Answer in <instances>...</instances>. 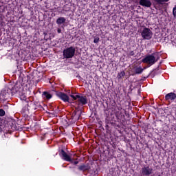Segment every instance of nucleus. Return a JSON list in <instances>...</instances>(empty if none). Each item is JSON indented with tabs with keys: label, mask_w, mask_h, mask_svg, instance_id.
Masks as SVG:
<instances>
[{
	"label": "nucleus",
	"mask_w": 176,
	"mask_h": 176,
	"mask_svg": "<svg viewBox=\"0 0 176 176\" xmlns=\"http://www.w3.org/2000/svg\"><path fill=\"white\" fill-rule=\"evenodd\" d=\"M153 173V169L149 166H144L142 168V174H143V175H151Z\"/></svg>",
	"instance_id": "5"
},
{
	"label": "nucleus",
	"mask_w": 176,
	"mask_h": 176,
	"mask_svg": "<svg viewBox=\"0 0 176 176\" xmlns=\"http://www.w3.org/2000/svg\"><path fill=\"white\" fill-rule=\"evenodd\" d=\"M134 51H131L130 53H129V56H134Z\"/></svg>",
	"instance_id": "20"
},
{
	"label": "nucleus",
	"mask_w": 176,
	"mask_h": 176,
	"mask_svg": "<svg viewBox=\"0 0 176 176\" xmlns=\"http://www.w3.org/2000/svg\"><path fill=\"white\" fill-rule=\"evenodd\" d=\"M64 58H72L75 56V47H69L65 49L63 52Z\"/></svg>",
	"instance_id": "2"
},
{
	"label": "nucleus",
	"mask_w": 176,
	"mask_h": 176,
	"mask_svg": "<svg viewBox=\"0 0 176 176\" xmlns=\"http://www.w3.org/2000/svg\"><path fill=\"white\" fill-rule=\"evenodd\" d=\"M80 117V112L74 111V115H73L74 119H75V120H79Z\"/></svg>",
	"instance_id": "11"
},
{
	"label": "nucleus",
	"mask_w": 176,
	"mask_h": 176,
	"mask_svg": "<svg viewBox=\"0 0 176 176\" xmlns=\"http://www.w3.org/2000/svg\"><path fill=\"white\" fill-rule=\"evenodd\" d=\"M56 96L57 97H59L62 101H64V102H68V101H69V97L63 92L57 93Z\"/></svg>",
	"instance_id": "6"
},
{
	"label": "nucleus",
	"mask_w": 176,
	"mask_h": 176,
	"mask_svg": "<svg viewBox=\"0 0 176 176\" xmlns=\"http://www.w3.org/2000/svg\"><path fill=\"white\" fill-rule=\"evenodd\" d=\"M159 60V56L157 53H153L152 54L146 56L142 59V63L145 64H148V65H153L155 63Z\"/></svg>",
	"instance_id": "1"
},
{
	"label": "nucleus",
	"mask_w": 176,
	"mask_h": 176,
	"mask_svg": "<svg viewBox=\"0 0 176 176\" xmlns=\"http://www.w3.org/2000/svg\"><path fill=\"white\" fill-rule=\"evenodd\" d=\"M99 41H100V38L96 37L94 40V43H98Z\"/></svg>",
	"instance_id": "17"
},
{
	"label": "nucleus",
	"mask_w": 176,
	"mask_h": 176,
	"mask_svg": "<svg viewBox=\"0 0 176 176\" xmlns=\"http://www.w3.org/2000/svg\"><path fill=\"white\" fill-rule=\"evenodd\" d=\"M173 13L174 17H175V19H176V7L173 8Z\"/></svg>",
	"instance_id": "19"
},
{
	"label": "nucleus",
	"mask_w": 176,
	"mask_h": 176,
	"mask_svg": "<svg viewBox=\"0 0 176 176\" xmlns=\"http://www.w3.org/2000/svg\"><path fill=\"white\" fill-rule=\"evenodd\" d=\"M5 116V111L3 109H0V116Z\"/></svg>",
	"instance_id": "18"
},
{
	"label": "nucleus",
	"mask_w": 176,
	"mask_h": 176,
	"mask_svg": "<svg viewBox=\"0 0 176 176\" xmlns=\"http://www.w3.org/2000/svg\"><path fill=\"white\" fill-rule=\"evenodd\" d=\"M142 38L146 41H149L152 39V36H153V33H152V30L148 28H145L142 30L141 32Z\"/></svg>",
	"instance_id": "4"
},
{
	"label": "nucleus",
	"mask_w": 176,
	"mask_h": 176,
	"mask_svg": "<svg viewBox=\"0 0 176 176\" xmlns=\"http://www.w3.org/2000/svg\"><path fill=\"white\" fill-rule=\"evenodd\" d=\"M88 168H89L85 164H82L78 167V170H80V171H86V170H88Z\"/></svg>",
	"instance_id": "12"
},
{
	"label": "nucleus",
	"mask_w": 176,
	"mask_h": 176,
	"mask_svg": "<svg viewBox=\"0 0 176 176\" xmlns=\"http://www.w3.org/2000/svg\"><path fill=\"white\" fill-rule=\"evenodd\" d=\"M176 98V94L175 93H173V92H170L169 94H167L166 96H165V99L167 100V101H173L174 100H175Z\"/></svg>",
	"instance_id": "8"
},
{
	"label": "nucleus",
	"mask_w": 176,
	"mask_h": 176,
	"mask_svg": "<svg viewBox=\"0 0 176 176\" xmlns=\"http://www.w3.org/2000/svg\"><path fill=\"white\" fill-rule=\"evenodd\" d=\"M74 163V164H78L79 163V162L75 161Z\"/></svg>",
	"instance_id": "22"
},
{
	"label": "nucleus",
	"mask_w": 176,
	"mask_h": 176,
	"mask_svg": "<svg viewBox=\"0 0 176 176\" xmlns=\"http://www.w3.org/2000/svg\"><path fill=\"white\" fill-rule=\"evenodd\" d=\"M143 71H144V69H142V67H136L135 69V74H142Z\"/></svg>",
	"instance_id": "14"
},
{
	"label": "nucleus",
	"mask_w": 176,
	"mask_h": 176,
	"mask_svg": "<svg viewBox=\"0 0 176 176\" xmlns=\"http://www.w3.org/2000/svg\"><path fill=\"white\" fill-rule=\"evenodd\" d=\"M60 155L63 157V160H65V162H72L71 155L67 154L64 150L60 151Z\"/></svg>",
	"instance_id": "7"
},
{
	"label": "nucleus",
	"mask_w": 176,
	"mask_h": 176,
	"mask_svg": "<svg viewBox=\"0 0 176 176\" xmlns=\"http://www.w3.org/2000/svg\"><path fill=\"white\" fill-rule=\"evenodd\" d=\"M66 19L64 17H60L56 20V23L58 25L64 24L65 23Z\"/></svg>",
	"instance_id": "10"
},
{
	"label": "nucleus",
	"mask_w": 176,
	"mask_h": 176,
	"mask_svg": "<svg viewBox=\"0 0 176 176\" xmlns=\"http://www.w3.org/2000/svg\"><path fill=\"white\" fill-rule=\"evenodd\" d=\"M70 97L73 98V100H78V105H86L87 104V97L83 96L82 95H70Z\"/></svg>",
	"instance_id": "3"
},
{
	"label": "nucleus",
	"mask_w": 176,
	"mask_h": 176,
	"mask_svg": "<svg viewBox=\"0 0 176 176\" xmlns=\"http://www.w3.org/2000/svg\"><path fill=\"white\" fill-rule=\"evenodd\" d=\"M154 1L157 3H159L160 5H163V3H164V2H168V1H170V0H154Z\"/></svg>",
	"instance_id": "15"
},
{
	"label": "nucleus",
	"mask_w": 176,
	"mask_h": 176,
	"mask_svg": "<svg viewBox=\"0 0 176 176\" xmlns=\"http://www.w3.org/2000/svg\"><path fill=\"white\" fill-rule=\"evenodd\" d=\"M140 5H141V6H145L146 8H151L152 3L149 0H140Z\"/></svg>",
	"instance_id": "9"
},
{
	"label": "nucleus",
	"mask_w": 176,
	"mask_h": 176,
	"mask_svg": "<svg viewBox=\"0 0 176 176\" xmlns=\"http://www.w3.org/2000/svg\"><path fill=\"white\" fill-rule=\"evenodd\" d=\"M43 96L44 97V98H47V100H50V98H52V94L47 92H44Z\"/></svg>",
	"instance_id": "13"
},
{
	"label": "nucleus",
	"mask_w": 176,
	"mask_h": 176,
	"mask_svg": "<svg viewBox=\"0 0 176 176\" xmlns=\"http://www.w3.org/2000/svg\"><path fill=\"white\" fill-rule=\"evenodd\" d=\"M124 75H126V73H124V72H121L118 75V78L119 79L123 78V76H124Z\"/></svg>",
	"instance_id": "16"
},
{
	"label": "nucleus",
	"mask_w": 176,
	"mask_h": 176,
	"mask_svg": "<svg viewBox=\"0 0 176 176\" xmlns=\"http://www.w3.org/2000/svg\"><path fill=\"white\" fill-rule=\"evenodd\" d=\"M58 34H61V29L58 28L57 30Z\"/></svg>",
	"instance_id": "21"
}]
</instances>
